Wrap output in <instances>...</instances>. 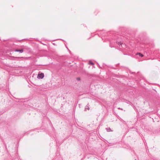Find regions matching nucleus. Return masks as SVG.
Instances as JSON below:
<instances>
[{
  "label": "nucleus",
  "instance_id": "1",
  "mask_svg": "<svg viewBox=\"0 0 160 160\" xmlns=\"http://www.w3.org/2000/svg\"><path fill=\"white\" fill-rule=\"evenodd\" d=\"M44 77V74L43 73H41L38 74L37 78L38 79H42Z\"/></svg>",
  "mask_w": 160,
  "mask_h": 160
},
{
  "label": "nucleus",
  "instance_id": "2",
  "mask_svg": "<svg viewBox=\"0 0 160 160\" xmlns=\"http://www.w3.org/2000/svg\"><path fill=\"white\" fill-rule=\"evenodd\" d=\"M15 52H20V53H22L23 51V50L22 49H21V50H15Z\"/></svg>",
  "mask_w": 160,
  "mask_h": 160
},
{
  "label": "nucleus",
  "instance_id": "3",
  "mask_svg": "<svg viewBox=\"0 0 160 160\" xmlns=\"http://www.w3.org/2000/svg\"><path fill=\"white\" fill-rule=\"evenodd\" d=\"M137 55H138L140 56L141 57H142L143 56V55H142V54L141 53H137V54H136Z\"/></svg>",
  "mask_w": 160,
  "mask_h": 160
},
{
  "label": "nucleus",
  "instance_id": "4",
  "mask_svg": "<svg viewBox=\"0 0 160 160\" xmlns=\"http://www.w3.org/2000/svg\"><path fill=\"white\" fill-rule=\"evenodd\" d=\"M89 64H91V65H94V63L92 62L91 61H89Z\"/></svg>",
  "mask_w": 160,
  "mask_h": 160
},
{
  "label": "nucleus",
  "instance_id": "5",
  "mask_svg": "<svg viewBox=\"0 0 160 160\" xmlns=\"http://www.w3.org/2000/svg\"><path fill=\"white\" fill-rule=\"evenodd\" d=\"M120 45H121L122 44V43L120 42Z\"/></svg>",
  "mask_w": 160,
  "mask_h": 160
},
{
  "label": "nucleus",
  "instance_id": "6",
  "mask_svg": "<svg viewBox=\"0 0 160 160\" xmlns=\"http://www.w3.org/2000/svg\"><path fill=\"white\" fill-rule=\"evenodd\" d=\"M135 160H136V159Z\"/></svg>",
  "mask_w": 160,
  "mask_h": 160
}]
</instances>
